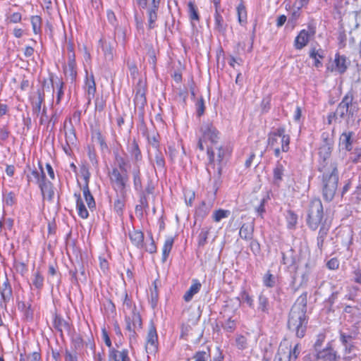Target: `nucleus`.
<instances>
[{"label": "nucleus", "mask_w": 361, "mask_h": 361, "mask_svg": "<svg viewBox=\"0 0 361 361\" xmlns=\"http://www.w3.org/2000/svg\"><path fill=\"white\" fill-rule=\"evenodd\" d=\"M133 176L135 190L137 192H142V185L140 178V166H135L133 170Z\"/></svg>", "instance_id": "e433bc0d"}, {"label": "nucleus", "mask_w": 361, "mask_h": 361, "mask_svg": "<svg viewBox=\"0 0 361 361\" xmlns=\"http://www.w3.org/2000/svg\"><path fill=\"white\" fill-rule=\"evenodd\" d=\"M231 148L228 145H221L216 148V152L212 148L207 149V155L209 160V164H221V163L227 159L231 153Z\"/></svg>", "instance_id": "6e6552de"}, {"label": "nucleus", "mask_w": 361, "mask_h": 361, "mask_svg": "<svg viewBox=\"0 0 361 361\" xmlns=\"http://www.w3.org/2000/svg\"><path fill=\"white\" fill-rule=\"evenodd\" d=\"M148 236L150 239V243L149 244H145L144 243V248L145 250L150 254H153V253H155L157 252V245L155 244V242L154 240V238H153V235L152 233V232H149L148 233Z\"/></svg>", "instance_id": "864d4df0"}, {"label": "nucleus", "mask_w": 361, "mask_h": 361, "mask_svg": "<svg viewBox=\"0 0 361 361\" xmlns=\"http://www.w3.org/2000/svg\"><path fill=\"white\" fill-rule=\"evenodd\" d=\"M109 357L114 361H130L128 350L127 349L118 350L112 348L110 350Z\"/></svg>", "instance_id": "a878e982"}, {"label": "nucleus", "mask_w": 361, "mask_h": 361, "mask_svg": "<svg viewBox=\"0 0 361 361\" xmlns=\"http://www.w3.org/2000/svg\"><path fill=\"white\" fill-rule=\"evenodd\" d=\"M279 141L281 145V151L283 152H287L290 148L289 145L290 137V135L286 133L285 126H279L278 128H273L268 134V147H279Z\"/></svg>", "instance_id": "7ed1b4c3"}, {"label": "nucleus", "mask_w": 361, "mask_h": 361, "mask_svg": "<svg viewBox=\"0 0 361 361\" xmlns=\"http://www.w3.org/2000/svg\"><path fill=\"white\" fill-rule=\"evenodd\" d=\"M209 353L206 351H197L194 355L195 361H207L209 357Z\"/></svg>", "instance_id": "69168bd1"}, {"label": "nucleus", "mask_w": 361, "mask_h": 361, "mask_svg": "<svg viewBox=\"0 0 361 361\" xmlns=\"http://www.w3.org/2000/svg\"><path fill=\"white\" fill-rule=\"evenodd\" d=\"M4 202L7 206H13L16 204V198L14 192H9L4 197Z\"/></svg>", "instance_id": "0e129e2a"}, {"label": "nucleus", "mask_w": 361, "mask_h": 361, "mask_svg": "<svg viewBox=\"0 0 361 361\" xmlns=\"http://www.w3.org/2000/svg\"><path fill=\"white\" fill-rule=\"evenodd\" d=\"M273 361H290L288 358V351L279 345Z\"/></svg>", "instance_id": "4d7b16f0"}, {"label": "nucleus", "mask_w": 361, "mask_h": 361, "mask_svg": "<svg viewBox=\"0 0 361 361\" xmlns=\"http://www.w3.org/2000/svg\"><path fill=\"white\" fill-rule=\"evenodd\" d=\"M353 94L351 92H348L343 97L336 109V114L341 118L353 116L354 113L357 111V106L353 103Z\"/></svg>", "instance_id": "0eeeda50"}, {"label": "nucleus", "mask_w": 361, "mask_h": 361, "mask_svg": "<svg viewBox=\"0 0 361 361\" xmlns=\"http://www.w3.org/2000/svg\"><path fill=\"white\" fill-rule=\"evenodd\" d=\"M0 306L6 309L7 305L13 300L12 286L8 278H6L3 283L0 285Z\"/></svg>", "instance_id": "4468645a"}, {"label": "nucleus", "mask_w": 361, "mask_h": 361, "mask_svg": "<svg viewBox=\"0 0 361 361\" xmlns=\"http://www.w3.org/2000/svg\"><path fill=\"white\" fill-rule=\"evenodd\" d=\"M315 34V29L309 27L308 30L303 29L295 39L294 47L296 49L300 50L304 48L310 42L311 37Z\"/></svg>", "instance_id": "2eb2a0df"}, {"label": "nucleus", "mask_w": 361, "mask_h": 361, "mask_svg": "<svg viewBox=\"0 0 361 361\" xmlns=\"http://www.w3.org/2000/svg\"><path fill=\"white\" fill-rule=\"evenodd\" d=\"M74 197L76 200V209L79 216L82 219H87L89 216V212L85 207V202L83 201L80 193H75Z\"/></svg>", "instance_id": "393cba45"}, {"label": "nucleus", "mask_w": 361, "mask_h": 361, "mask_svg": "<svg viewBox=\"0 0 361 361\" xmlns=\"http://www.w3.org/2000/svg\"><path fill=\"white\" fill-rule=\"evenodd\" d=\"M201 286L202 285L197 279L192 280V285L183 295L185 301L190 302L192 299L193 296L200 291Z\"/></svg>", "instance_id": "c85d7f7f"}, {"label": "nucleus", "mask_w": 361, "mask_h": 361, "mask_svg": "<svg viewBox=\"0 0 361 361\" xmlns=\"http://www.w3.org/2000/svg\"><path fill=\"white\" fill-rule=\"evenodd\" d=\"M126 329L129 332L130 343L135 341L137 338V331L142 328V318L139 312L133 311L131 316L125 317Z\"/></svg>", "instance_id": "423d86ee"}, {"label": "nucleus", "mask_w": 361, "mask_h": 361, "mask_svg": "<svg viewBox=\"0 0 361 361\" xmlns=\"http://www.w3.org/2000/svg\"><path fill=\"white\" fill-rule=\"evenodd\" d=\"M237 300L239 301L240 305L245 303L250 308H254L255 307L253 297L245 288H242L239 295L237 297Z\"/></svg>", "instance_id": "7c9ffc66"}, {"label": "nucleus", "mask_w": 361, "mask_h": 361, "mask_svg": "<svg viewBox=\"0 0 361 361\" xmlns=\"http://www.w3.org/2000/svg\"><path fill=\"white\" fill-rule=\"evenodd\" d=\"M329 228L324 226H322L319 231L317 236V247L322 251L324 240L327 235Z\"/></svg>", "instance_id": "a18cd8bd"}, {"label": "nucleus", "mask_w": 361, "mask_h": 361, "mask_svg": "<svg viewBox=\"0 0 361 361\" xmlns=\"http://www.w3.org/2000/svg\"><path fill=\"white\" fill-rule=\"evenodd\" d=\"M280 346L288 351V358L290 361L293 360H296L300 353V349L299 348L298 343H296L294 345L293 348H292L290 345H288V344L285 343H281Z\"/></svg>", "instance_id": "473e14b6"}, {"label": "nucleus", "mask_w": 361, "mask_h": 361, "mask_svg": "<svg viewBox=\"0 0 361 361\" xmlns=\"http://www.w3.org/2000/svg\"><path fill=\"white\" fill-rule=\"evenodd\" d=\"M352 136V132H345L342 133L340 137L342 145H343L344 148L348 152L351 151L353 149Z\"/></svg>", "instance_id": "c9c22d12"}, {"label": "nucleus", "mask_w": 361, "mask_h": 361, "mask_svg": "<svg viewBox=\"0 0 361 361\" xmlns=\"http://www.w3.org/2000/svg\"><path fill=\"white\" fill-rule=\"evenodd\" d=\"M110 179L113 188L118 195L122 197L125 196L126 193V185L128 180L126 172H122L121 173L117 168H114L110 174Z\"/></svg>", "instance_id": "39448f33"}, {"label": "nucleus", "mask_w": 361, "mask_h": 361, "mask_svg": "<svg viewBox=\"0 0 361 361\" xmlns=\"http://www.w3.org/2000/svg\"><path fill=\"white\" fill-rule=\"evenodd\" d=\"M324 214L323 205L319 199L315 198L310 201L308 210L307 224L312 230H316L320 224Z\"/></svg>", "instance_id": "20e7f679"}, {"label": "nucleus", "mask_w": 361, "mask_h": 361, "mask_svg": "<svg viewBox=\"0 0 361 361\" xmlns=\"http://www.w3.org/2000/svg\"><path fill=\"white\" fill-rule=\"evenodd\" d=\"M262 282L265 287L273 288L276 284V277L269 271L263 276Z\"/></svg>", "instance_id": "37998d69"}, {"label": "nucleus", "mask_w": 361, "mask_h": 361, "mask_svg": "<svg viewBox=\"0 0 361 361\" xmlns=\"http://www.w3.org/2000/svg\"><path fill=\"white\" fill-rule=\"evenodd\" d=\"M344 317L353 324H357L361 322V310L356 306L348 305L344 309Z\"/></svg>", "instance_id": "f3484780"}, {"label": "nucleus", "mask_w": 361, "mask_h": 361, "mask_svg": "<svg viewBox=\"0 0 361 361\" xmlns=\"http://www.w3.org/2000/svg\"><path fill=\"white\" fill-rule=\"evenodd\" d=\"M159 9L149 8H147V14L148 19V28L149 30L154 28L156 25V21L157 20V11Z\"/></svg>", "instance_id": "58836bf2"}, {"label": "nucleus", "mask_w": 361, "mask_h": 361, "mask_svg": "<svg viewBox=\"0 0 361 361\" xmlns=\"http://www.w3.org/2000/svg\"><path fill=\"white\" fill-rule=\"evenodd\" d=\"M89 178L90 172L87 166H82L80 169V173L77 175L78 183L81 187L82 181V192L85 202L87 206L90 208V190L89 189Z\"/></svg>", "instance_id": "1a4fd4ad"}, {"label": "nucleus", "mask_w": 361, "mask_h": 361, "mask_svg": "<svg viewBox=\"0 0 361 361\" xmlns=\"http://www.w3.org/2000/svg\"><path fill=\"white\" fill-rule=\"evenodd\" d=\"M316 357L317 359L324 361H338L340 359V355L337 354L330 343H328L324 348L318 350L316 353Z\"/></svg>", "instance_id": "dca6fc26"}, {"label": "nucleus", "mask_w": 361, "mask_h": 361, "mask_svg": "<svg viewBox=\"0 0 361 361\" xmlns=\"http://www.w3.org/2000/svg\"><path fill=\"white\" fill-rule=\"evenodd\" d=\"M120 197L114 202V209L118 214H122V210L125 204L124 197L119 195Z\"/></svg>", "instance_id": "338daca9"}, {"label": "nucleus", "mask_w": 361, "mask_h": 361, "mask_svg": "<svg viewBox=\"0 0 361 361\" xmlns=\"http://www.w3.org/2000/svg\"><path fill=\"white\" fill-rule=\"evenodd\" d=\"M129 238L137 248H144V233L141 231L134 229L130 231Z\"/></svg>", "instance_id": "412c9836"}, {"label": "nucleus", "mask_w": 361, "mask_h": 361, "mask_svg": "<svg viewBox=\"0 0 361 361\" xmlns=\"http://www.w3.org/2000/svg\"><path fill=\"white\" fill-rule=\"evenodd\" d=\"M155 164L157 165V167L161 170L163 171L165 169V159L163 156V154L157 150L156 154H155Z\"/></svg>", "instance_id": "bf43d9fd"}, {"label": "nucleus", "mask_w": 361, "mask_h": 361, "mask_svg": "<svg viewBox=\"0 0 361 361\" xmlns=\"http://www.w3.org/2000/svg\"><path fill=\"white\" fill-rule=\"evenodd\" d=\"M209 228H202L198 235V245L199 246H204L207 241L208 235L209 233Z\"/></svg>", "instance_id": "6e6d98bb"}, {"label": "nucleus", "mask_w": 361, "mask_h": 361, "mask_svg": "<svg viewBox=\"0 0 361 361\" xmlns=\"http://www.w3.org/2000/svg\"><path fill=\"white\" fill-rule=\"evenodd\" d=\"M310 57L314 60V66L317 68H322L323 63L321 59L324 58V51L322 49H312L310 51Z\"/></svg>", "instance_id": "cd10ccee"}, {"label": "nucleus", "mask_w": 361, "mask_h": 361, "mask_svg": "<svg viewBox=\"0 0 361 361\" xmlns=\"http://www.w3.org/2000/svg\"><path fill=\"white\" fill-rule=\"evenodd\" d=\"M134 102L135 105L142 107L146 104L145 90L142 86L141 81L139 82L137 87L136 88Z\"/></svg>", "instance_id": "bb28decb"}, {"label": "nucleus", "mask_w": 361, "mask_h": 361, "mask_svg": "<svg viewBox=\"0 0 361 361\" xmlns=\"http://www.w3.org/2000/svg\"><path fill=\"white\" fill-rule=\"evenodd\" d=\"M34 34L39 35L42 32V18L39 16H32L30 18Z\"/></svg>", "instance_id": "a19ab883"}, {"label": "nucleus", "mask_w": 361, "mask_h": 361, "mask_svg": "<svg viewBox=\"0 0 361 361\" xmlns=\"http://www.w3.org/2000/svg\"><path fill=\"white\" fill-rule=\"evenodd\" d=\"M300 298L301 302L292 307L288 321V329L295 331L298 338L304 337L307 324L306 295Z\"/></svg>", "instance_id": "f257e3e1"}, {"label": "nucleus", "mask_w": 361, "mask_h": 361, "mask_svg": "<svg viewBox=\"0 0 361 361\" xmlns=\"http://www.w3.org/2000/svg\"><path fill=\"white\" fill-rule=\"evenodd\" d=\"M174 243V239L172 237H168L164 243L163 247H162V262H166L169 254L172 250L173 245Z\"/></svg>", "instance_id": "f704fd0d"}, {"label": "nucleus", "mask_w": 361, "mask_h": 361, "mask_svg": "<svg viewBox=\"0 0 361 361\" xmlns=\"http://www.w3.org/2000/svg\"><path fill=\"white\" fill-rule=\"evenodd\" d=\"M27 179L28 183L34 181L39 185L41 181L46 179V176L41 167V172H39L36 169L32 170L30 174L27 175Z\"/></svg>", "instance_id": "72a5a7b5"}, {"label": "nucleus", "mask_w": 361, "mask_h": 361, "mask_svg": "<svg viewBox=\"0 0 361 361\" xmlns=\"http://www.w3.org/2000/svg\"><path fill=\"white\" fill-rule=\"evenodd\" d=\"M53 325L55 329L60 333L61 336H63L64 333L70 335V323L68 321L63 319L61 316L57 315L56 314L54 315Z\"/></svg>", "instance_id": "a211bd4d"}, {"label": "nucleus", "mask_w": 361, "mask_h": 361, "mask_svg": "<svg viewBox=\"0 0 361 361\" xmlns=\"http://www.w3.org/2000/svg\"><path fill=\"white\" fill-rule=\"evenodd\" d=\"M322 173V189L324 199L331 202L336 194L338 183V171L336 163H331L329 168L325 166L319 169Z\"/></svg>", "instance_id": "f03ea898"}, {"label": "nucleus", "mask_w": 361, "mask_h": 361, "mask_svg": "<svg viewBox=\"0 0 361 361\" xmlns=\"http://www.w3.org/2000/svg\"><path fill=\"white\" fill-rule=\"evenodd\" d=\"M44 101V93L42 90H37L36 96L32 98V111L35 114H39L42 109V104Z\"/></svg>", "instance_id": "b1692460"}, {"label": "nucleus", "mask_w": 361, "mask_h": 361, "mask_svg": "<svg viewBox=\"0 0 361 361\" xmlns=\"http://www.w3.org/2000/svg\"><path fill=\"white\" fill-rule=\"evenodd\" d=\"M254 224L253 223L244 224L242 225L239 235L241 238L250 240L253 237Z\"/></svg>", "instance_id": "2f4dec72"}, {"label": "nucleus", "mask_w": 361, "mask_h": 361, "mask_svg": "<svg viewBox=\"0 0 361 361\" xmlns=\"http://www.w3.org/2000/svg\"><path fill=\"white\" fill-rule=\"evenodd\" d=\"M326 336L324 334H319L317 335V340L314 343V347L315 352L322 350L321 348L325 341Z\"/></svg>", "instance_id": "774afa93"}, {"label": "nucleus", "mask_w": 361, "mask_h": 361, "mask_svg": "<svg viewBox=\"0 0 361 361\" xmlns=\"http://www.w3.org/2000/svg\"><path fill=\"white\" fill-rule=\"evenodd\" d=\"M286 219L287 221V227L289 229H292L295 228V225L297 224L298 216L293 211L288 210L286 215Z\"/></svg>", "instance_id": "c03bdc74"}, {"label": "nucleus", "mask_w": 361, "mask_h": 361, "mask_svg": "<svg viewBox=\"0 0 361 361\" xmlns=\"http://www.w3.org/2000/svg\"><path fill=\"white\" fill-rule=\"evenodd\" d=\"M39 187L44 198H47L49 201H52L54 196L53 184L50 181L45 179L41 181Z\"/></svg>", "instance_id": "aec40b11"}, {"label": "nucleus", "mask_w": 361, "mask_h": 361, "mask_svg": "<svg viewBox=\"0 0 361 361\" xmlns=\"http://www.w3.org/2000/svg\"><path fill=\"white\" fill-rule=\"evenodd\" d=\"M65 137L66 142L68 147L70 148L71 145H73L76 142V136L74 132V130L71 128L68 130H65Z\"/></svg>", "instance_id": "603ef678"}, {"label": "nucleus", "mask_w": 361, "mask_h": 361, "mask_svg": "<svg viewBox=\"0 0 361 361\" xmlns=\"http://www.w3.org/2000/svg\"><path fill=\"white\" fill-rule=\"evenodd\" d=\"M159 341L156 327L152 322H150L146 338V351L149 354H154L158 350Z\"/></svg>", "instance_id": "f8f14e48"}, {"label": "nucleus", "mask_w": 361, "mask_h": 361, "mask_svg": "<svg viewBox=\"0 0 361 361\" xmlns=\"http://www.w3.org/2000/svg\"><path fill=\"white\" fill-rule=\"evenodd\" d=\"M258 309L263 312H268L269 310V300L262 294L258 297Z\"/></svg>", "instance_id": "8fccbe9b"}, {"label": "nucleus", "mask_w": 361, "mask_h": 361, "mask_svg": "<svg viewBox=\"0 0 361 361\" xmlns=\"http://www.w3.org/2000/svg\"><path fill=\"white\" fill-rule=\"evenodd\" d=\"M222 326L225 331L231 333L235 329L236 323L234 319L229 318L225 322Z\"/></svg>", "instance_id": "680f3d73"}, {"label": "nucleus", "mask_w": 361, "mask_h": 361, "mask_svg": "<svg viewBox=\"0 0 361 361\" xmlns=\"http://www.w3.org/2000/svg\"><path fill=\"white\" fill-rule=\"evenodd\" d=\"M72 343L75 350L77 351H80L81 349H82L85 345L86 346L87 345L80 334L73 335L72 337Z\"/></svg>", "instance_id": "de8ad7c7"}, {"label": "nucleus", "mask_w": 361, "mask_h": 361, "mask_svg": "<svg viewBox=\"0 0 361 361\" xmlns=\"http://www.w3.org/2000/svg\"><path fill=\"white\" fill-rule=\"evenodd\" d=\"M159 135L157 133H152V135H149L147 137V140L149 143L154 147L159 149Z\"/></svg>", "instance_id": "e2e57ef3"}, {"label": "nucleus", "mask_w": 361, "mask_h": 361, "mask_svg": "<svg viewBox=\"0 0 361 361\" xmlns=\"http://www.w3.org/2000/svg\"><path fill=\"white\" fill-rule=\"evenodd\" d=\"M237 14L238 22L241 25H244L247 22V11L245 6L240 3L237 6Z\"/></svg>", "instance_id": "79ce46f5"}, {"label": "nucleus", "mask_w": 361, "mask_h": 361, "mask_svg": "<svg viewBox=\"0 0 361 361\" xmlns=\"http://www.w3.org/2000/svg\"><path fill=\"white\" fill-rule=\"evenodd\" d=\"M340 341L345 348V354H352L355 350V345L353 342V337L350 335H346L341 333Z\"/></svg>", "instance_id": "4be33fe9"}, {"label": "nucleus", "mask_w": 361, "mask_h": 361, "mask_svg": "<svg viewBox=\"0 0 361 361\" xmlns=\"http://www.w3.org/2000/svg\"><path fill=\"white\" fill-rule=\"evenodd\" d=\"M283 172H284L283 166L280 162H277V164H276V166L273 170L274 184L279 185V183L282 180Z\"/></svg>", "instance_id": "4c0bfd02"}, {"label": "nucleus", "mask_w": 361, "mask_h": 361, "mask_svg": "<svg viewBox=\"0 0 361 361\" xmlns=\"http://www.w3.org/2000/svg\"><path fill=\"white\" fill-rule=\"evenodd\" d=\"M188 14L191 20L198 21L200 16L198 14L197 8L194 2L190 1L188 4Z\"/></svg>", "instance_id": "09e8293b"}, {"label": "nucleus", "mask_w": 361, "mask_h": 361, "mask_svg": "<svg viewBox=\"0 0 361 361\" xmlns=\"http://www.w3.org/2000/svg\"><path fill=\"white\" fill-rule=\"evenodd\" d=\"M224 9L216 11L214 15V29L221 33H224L226 29V25L224 23L223 16L221 13Z\"/></svg>", "instance_id": "c756f323"}, {"label": "nucleus", "mask_w": 361, "mask_h": 361, "mask_svg": "<svg viewBox=\"0 0 361 361\" xmlns=\"http://www.w3.org/2000/svg\"><path fill=\"white\" fill-rule=\"evenodd\" d=\"M127 149L130 153L131 158L135 161V166H139L142 160V156L138 143L135 139L129 143Z\"/></svg>", "instance_id": "6ab92c4d"}, {"label": "nucleus", "mask_w": 361, "mask_h": 361, "mask_svg": "<svg viewBox=\"0 0 361 361\" xmlns=\"http://www.w3.org/2000/svg\"><path fill=\"white\" fill-rule=\"evenodd\" d=\"M32 284L37 289L42 288L44 286V277L39 271L33 274Z\"/></svg>", "instance_id": "3c124183"}, {"label": "nucleus", "mask_w": 361, "mask_h": 361, "mask_svg": "<svg viewBox=\"0 0 361 361\" xmlns=\"http://www.w3.org/2000/svg\"><path fill=\"white\" fill-rule=\"evenodd\" d=\"M11 135L10 128L8 125L0 126V143L6 142Z\"/></svg>", "instance_id": "49530a36"}, {"label": "nucleus", "mask_w": 361, "mask_h": 361, "mask_svg": "<svg viewBox=\"0 0 361 361\" xmlns=\"http://www.w3.org/2000/svg\"><path fill=\"white\" fill-rule=\"evenodd\" d=\"M200 130L204 140L209 141L212 144L216 143L220 138L219 130L212 123H203Z\"/></svg>", "instance_id": "ddd939ff"}, {"label": "nucleus", "mask_w": 361, "mask_h": 361, "mask_svg": "<svg viewBox=\"0 0 361 361\" xmlns=\"http://www.w3.org/2000/svg\"><path fill=\"white\" fill-rule=\"evenodd\" d=\"M349 159L354 164L361 161V148H355L350 153Z\"/></svg>", "instance_id": "052dcab7"}, {"label": "nucleus", "mask_w": 361, "mask_h": 361, "mask_svg": "<svg viewBox=\"0 0 361 361\" xmlns=\"http://www.w3.org/2000/svg\"><path fill=\"white\" fill-rule=\"evenodd\" d=\"M235 345L239 350H245L247 348V339L243 335H237L235 336Z\"/></svg>", "instance_id": "5fc2aeb1"}, {"label": "nucleus", "mask_w": 361, "mask_h": 361, "mask_svg": "<svg viewBox=\"0 0 361 361\" xmlns=\"http://www.w3.org/2000/svg\"><path fill=\"white\" fill-rule=\"evenodd\" d=\"M322 144L319 147V156L323 161H326L329 159L331 154V152L334 146V140L330 137L328 132L322 133Z\"/></svg>", "instance_id": "9b49d317"}, {"label": "nucleus", "mask_w": 361, "mask_h": 361, "mask_svg": "<svg viewBox=\"0 0 361 361\" xmlns=\"http://www.w3.org/2000/svg\"><path fill=\"white\" fill-rule=\"evenodd\" d=\"M230 212L228 210L218 209L213 214V219L216 222H219L223 219L228 216Z\"/></svg>", "instance_id": "13d9d810"}, {"label": "nucleus", "mask_w": 361, "mask_h": 361, "mask_svg": "<svg viewBox=\"0 0 361 361\" xmlns=\"http://www.w3.org/2000/svg\"><path fill=\"white\" fill-rule=\"evenodd\" d=\"M50 84L54 90V88H56V104H60L61 99L64 94V92H63L64 83L60 78H56L55 79H54L51 77L50 78Z\"/></svg>", "instance_id": "5701e85b"}, {"label": "nucleus", "mask_w": 361, "mask_h": 361, "mask_svg": "<svg viewBox=\"0 0 361 361\" xmlns=\"http://www.w3.org/2000/svg\"><path fill=\"white\" fill-rule=\"evenodd\" d=\"M283 264L287 265L288 267H292L295 263V259L293 255V251L290 249L286 252H282V261Z\"/></svg>", "instance_id": "ea45409f"}, {"label": "nucleus", "mask_w": 361, "mask_h": 361, "mask_svg": "<svg viewBox=\"0 0 361 361\" xmlns=\"http://www.w3.org/2000/svg\"><path fill=\"white\" fill-rule=\"evenodd\" d=\"M350 64V61L345 55L340 54L337 52L334 56L332 64L327 68L331 72H336L342 75L346 72Z\"/></svg>", "instance_id": "9d476101"}]
</instances>
